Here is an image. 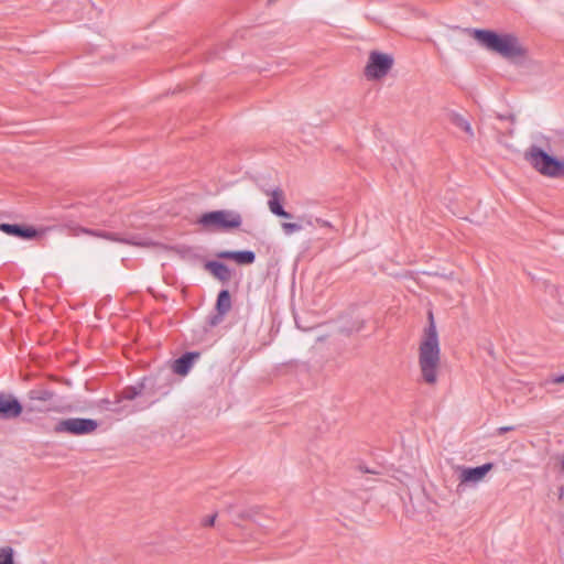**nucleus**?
<instances>
[{
	"instance_id": "nucleus-1",
	"label": "nucleus",
	"mask_w": 564,
	"mask_h": 564,
	"mask_svg": "<svg viewBox=\"0 0 564 564\" xmlns=\"http://www.w3.org/2000/svg\"><path fill=\"white\" fill-rule=\"evenodd\" d=\"M429 317L430 324L424 332L423 339L419 347V366L424 382L434 384L437 381L441 349L433 314L430 313Z\"/></svg>"
},
{
	"instance_id": "nucleus-2",
	"label": "nucleus",
	"mask_w": 564,
	"mask_h": 564,
	"mask_svg": "<svg viewBox=\"0 0 564 564\" xmlns=\"http://www.w3.org/2000/svg\"><path fill=\"white\" fill-rule=\"evenodd\" d=\"M474 37L485 48L505 58L511 59L525 55V50L520 44L519 39L513 34H497L489 30H475Z\"/></svg>"
},
{
	"instance_id": "nucleus-3",
	"label": "nucleus",
	"mask_w": 564,
	"mask_h": 564,
	"mask_svg": "<svg viewBox=\"0 0 564 564\" xmlns=\"http://www.w3.org/2000/svg\"><path fill=\"white\" fill-rule=\"evenodd\" d=\"M525 160L540 174L558 178L564 176V161L558 160L536 145H532L524 155Z\"/></svg>"
},
{
	"instance_id": "nucleus-4",
	"label": "nucleus",
	"mask_w": 564,
	"mask_h": 564,
	"mask_svg": "<svg viewBox=\"0 0 564 564\" xmlns=\"http://www.w3.org/2000/svg\"><path fill=\"white\" fill-rule=\"evenodd\" d=\"M241 216L231 210H215L203 214L197 224L207 230H227L240 227Z\"/></svg>"
},
{
	"instance_id": "nucleus-5",
	"label": "nucleus",
	"mask_w": 564,
	"mask_h": 564,
	"mask_svg": "<svg viewBox=\"0 0 564 564\" xmlns=\"http://www.w3.org/2000/svg\"><path fill=\"white\" fill-rule=\"evenodd\" d=\"M392 66L393 58L391 55L372 51L365 67V76L369 80L381 79L387 76Z\"/></svg>"
},
{
	"instance_id": "nucleus-6",
	"label": "nucleus",
	"mask_w": 564,
	"mask_h": 564,
	"mask_svg": "<svg viewBox=\"0 0 564 564\" xmlns=\"http://www.w3.org/2000/svg\"><path fill=\"white\" fill-rule=\"evenodd\" d=\"M97 427L98 423L93 419L69 417L59 421L55 425V432L72 435H87L95 432Z\"/></svg>"
},
{
	"instance_id": "nucleus-7",
	"label": "nucleus",
	"mask_w": 564,
	"mask_h": 564,
	"mask_svg": "<svg viewBox=\"0 0 564 564\" xmlns=\"http://www.w3.org/2000/svg\"><path fill=\"white\" fill-rule=\"evenodd\" d=\"M85 234L102 238L112 242H119L124 245H131V246H148V241L145 239H142L135 235H123L107 230H91V229H84Z\"/></svg>"
},
{
	"instance_id": "nucleus-8",
	"label": "nucleus",
	"mask_w": 564,
	"mask_h": 564,
	"mask_svg": "<svg viewBox=\"0 0 564 564\" xmlns=\"http://www.w3.org/2000/svg\"><path fill=\"white\" fill-rule=\"evenodd\" d=\"M492 464L487 463L477 467H459V480L460 484L457 486V491H462L465 484L479 482L484 479L489 470H491Z\"/></svg>"
},
{
	"instance_id": "nucleus-9",
	"label": "nucleus",
	"mask_w": 564,
	"mask_h": 564,
	"mask_svg": "<svg viewBox=\"0 0 564 564\" xmlns=\"http://www.w3.org/2000/svg\"><path fill=\"white\" fill-rule=\"evenodd\" d=\"M22 405L12 394L0 393V419H15L22 413Z\"/></svg>"
},
{
	"instance_id": "nucleus-10",
	"label": "nucleus",
	"mask_w": 564,
	"mask_h": 564,
	"mask_svg": "<svg viewBox=\"0 0 564 564\" xmlns=\"http://www.w3.org/2000/svg\"><path fill=\"white\" fill-rule=\"evenodd\" d=\"M142 392V386L140 387H127L124 388L116 401H110L108 399L101 400L102 408L108 411L120 413L122 410L119 408V403L123 400H134Z\"/></svg>"
},
{
	"instance_id": "nucleus-11",
	"label": "nucleus",
	"mask_w": 564,
	"mask_h": 564,
	"mask_svg": "<svg viewBox=\"0 0 564 564\" xmlns=\"http://www.w3.org/2000/svg\"><path fill=\"white\" fill-rule=\"evenodd\" d=\"M265 193H267V195L270 196V199L268 200V207L273 215H275L278 217H282V218H291L292 217V215L290 213H288L286 210H284V208L282 206V202L284 199V194L280 187H275L271 191H267Z\"/></svg>"
},
{
	"instance_id": "nucleus-12",
	"label": "nucleus",
	"mask_w": 564,
	"mask_h": 564,
	"mask_svg": "<svg viewBox=\"0 0 564 564\" xmlns=\"http://www.w3.org/2000/svg\"><path fill=\"white\" fill-rule=\"evenodd\" d=\"M0 230L7 235L17 236L23 239H33L39 232L33 227H23L15 224H1Z\"/></svg>"
},
{
	"instance_id": "nucleus-13",
	"label": "nucleus",
	"mask_w": 564,
	"mask_h": 564,
	"mask_svg": "<svg viewBox=\"0 0 564 564\" xmlns=\"http://www.w3.org/2000/svg\"><path fill=\"white\" fill-rule=\"evenodd\" d=\"M218 258L234 260L238 264H251L256 260V254L250 250L241 251H221L218 253Z\"/></svg>"
},
{
	"instance_id": "nucleus-14",
	"label": "nucleus",
	"mask_w": 564,
	"mask_h": 564,
	"mask_svg": "<svg viewBox=\"0 0 564 564\" xmlns=\"http://www.w3.org/2000/svg\"><path fill=\"white\" fill-rule=\"evenodd\" d=\"M199 357L198 352H185L173 362V371L176 375L185 376L191 370L195 359Z\"/></svg>"
},
{
	"instance_id": "nucleus-15",
	"label": "nucleus",
	"mask_w": 564,
	"mask_h": 564,
	"mask_svg": "<svg viewBox=\"0 0 564 564\" xmlns=\"http://www.w3.org/2000/svg\"><path fill=\"white\" fill-rule=\"evenodd\" d=\"M206 268L216 276L218 280L223 282L229 281L231 273L226 264L218 261H209L206 264Z\"/></svg>"
},
{
	"instance_id": "nucleus-16",
	"label": "nucleus",
	"mask_w": 564,
	"mask_h": 564,
	"mask_svg": "<svg viewBox=\"0 0 564 564\" xmlns=\"http://www.w3.org/2000/svg\"><path fill=\"white\" fill-rule=\"evenodd\" d=\"M53 397L54 392L45 388H35L28 392V398L32 402H47L51 401Z\"/></svg>"
},
{
	"instance_id": "nucleus-17",
	"label": "nucleus",
	"mask_w": 564,
	"mask_h": 564,
	"mask_svg": "<svg viewBox=\"0 0 564 564\" xmlns=\"http://www.w3.org/2000/svg\"><path fill=\"white\" fill-rule=\"evenodd\" d=\"M231 308V297L228 290H221L216 302V310L221 314H227Z\"/></svg>"
},
{
	"instance_id": "nucleus-18",
	"label": "nucleus",
	"mask_w": 564,
	"mask_h": 564,
	"mask_svg": "<svg viewBox=\"0 0 564 564\" xmlns=\"http://www.w3.org/2000/svg\"><path fill=\"white\" fill-rule=\"evenodd\" d=\"M451 122L456 126L457 128L465 131L469 137H474V131L471 129L470 123L468 120H466L463 116L459 113H452L451 115Z\"/></svg>"
},
{
	"instance_id": "nucleus-19",
	"label": "nucleus",
	"mask_w": 564,
	"mask_h": 564,
	"mask_svg": "<svg viewBox=\"0 0 564 564\" xmlns=\"http://www.w3.org/2000/svg\"><path fill=\"white\" fill-rule=\"evenodd\" d=\"M299 220L302 221L305 226H308V227H315V226L328 227V228L332 227V224L329 221L324 220V219L318 218V217L314 218L312 216H300Z\"/></svg>"
},
{
	"instance_id": "nucleus-20",
	"label": "nucleus",
	"mask_w": 564,
	"mask_h": 564,
	"mask_svg": "<svg viewBox=\"0 0 564 564\" xmlns=\"http://www.w3.org/2000/svg\"><path fill=\"white\" fill-rule=\"evenodd\" d=\"M281 228L284 232V235L290 236L294 232H299L304 228V224L301 223H282Z\"/></svg>"
},
{
	"instance_id": "nucleus-21",
	"label": "nucleus",
	"mask_w": 564,
	"mask_h": 564,
	"mask_svg": "<svg viewBox=\"0 0 564 564\" xmlns=\"http://www.w3.org/2000/svg\"><path fill=\"white\" fill-rule=\"evenodd\" d=\"M0 564H14L12 547L4 546L0 549Z\"/></svg>"
},
{
	"instance_id": "nucleus-22",
	"label": "nucleus",
	"mask_w": 564,
	"mask_h": 564,
	"mask_svg": "<svg viewBox=\"0 0 564 564\" xmlns=\"http://www.w3.org/2000/svg\"><path fill=\"white\" fill-rule=\"evenodd\" d=\"M225 315L226 314H221L220 312L217 311L216 314L209 316L208 325L212 327L217 326L218 324H220L224 321Z\"/></svg>"
},
{
	"instance_id": "nucleus-23",
	"label": "nucleus",
	"mask_w": 564,
	"mask_h": 564,
	"mask_svg": "<svg viewBox=\"0 0 564 564\" xmlns=\"http://www.w3.org/2000/svg\"><path fill=\"white\" fill-rule=\"evenodd\" d=\"M216 517H217V514H216V513L210 514V516H207L206 518H204V519H203L202 524H203L204 527H213V525L215 524Z\"/></svg>"
},
{
	"instance_id": "nucleus-24",
	"label": "nucleus",
	"mask_w": 564,
	"mask_h": 564,
	"mask_svg": "<svg viewBox=\"0 0 564 564\" xmlns=\"http://www.w3.org/2000/svg\"><path fill=\"white\" fill-rule=\"evenodd\" d=\"M549 382L551 383H564V375L553 376Z\"/></svg>"
},
{
	"instance_id": "nucleus-25",
	"label": "nucleus",
	"mask_w": 564,
	"mask_h": 564,
	"mask_svg": "<svg viewBox=\"0 0 564 564\" xmlns=\"http://www.w3.org/2000/svg\"><path fill=\"white\" fill-rule=\"evenodd\" d=\"M512 430H514L513 426H501V427L498 429V433L499 434H503V433H507V432L512 431Z\"/></svg>"
},
{
	"instance_id": "nucleus-26",
	"label": "nucleus",
	"mask_w": 564,
	"mask_h": 564,
	"mask_svg": "<svg viewBox=\"0 0 564 564\" xmlns=\"http://www.w3.org/2000/svg\"><path fill=\"white\" fill-rule=\"evenodd\" d=\"M31 410L42 411V409H41V408H37L36 405H32V406H31Z\"/></svg>"
},
{
	"instance_id": "nucleus-27",
	"label": "nucleus",
	"mask_w": 564,
	"mask_h": 564,
	"mask_svg": "<svg viewBox=\"0 0 564 564\" xmlns=\"http://www.w3.org/2000/svg\"><path fill=\"white\" fill-rule=\"evenodd\" d=\"M360 470H362V471H365V473H370V470H369V469H367V468H366V469H364L362 467H360Z\"/></svg>"
}]
</instances>
